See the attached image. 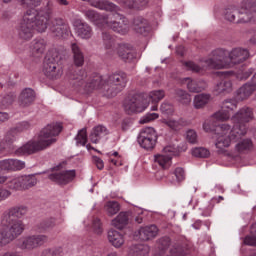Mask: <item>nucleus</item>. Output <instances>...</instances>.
<instances>
[{
  "instance_id": "45",
  "label": "nucleus",
  "mask_w": 256,
  "mask_h": 256,
  "mask_svg": "<svg viewBox=\"0 0 256 256\" xmlns=\"http://www.w3.org/2000/svg\"><path fill=\"white\" fill-rule=\"evenodd\" d=\"M102 41L104 43L105 49H113L115 46V38H113L111 33L107 31L102 32Z\"/></svg>"
},
{
  "instance_id": "4",
  "label": "nucleus",
  "mask_w": 256,
  "mask_h": 256,
  "mask_svg": "<svg viewBox=\"0 0 256 256\" xmlns=\"http://www.w3.org/2000/svg\"><path fill=\"white\" fill-rule=\"evenodd\" d=\"M253 13H256V0H244L240 9L235 6L227 7L224 11V19L236 25L251 23Z\"/></svg>"
},
{
  "instance_id": "53",
  "label": "nucleus",
  "mask_w": 256,
  "mask_h": 256,
  "mask_svg": "<svg viewBox=\"0 0 256 256\" xmlns=\"http://www.w3.org/2000/svg\"><path fill=\"white\" fill-rule=\"evenodd\" d=\"M155 119H159V114L157 113H147L145 116H143L139 123L141 125H145V123H151V121H155Z\"/></svg>"
},
{
  "instance_id": "9",
  "label": "nucleus",
  "mask_w": 256,
  "mask_h": 256,
  "mask_svg": "<svg viewBox=\"0 0 256 256\" xmlns=\"http://www.w3.org/2000/svg\"><path fill=\"white\" fill-rule=\"evenodd\" d=\"M104 25L119 35H127L129 33V20L117 12L107 15L104 18Z\"/></svg>"
},
{
  "instance_id": "62",
  "label": "nucleus",
  "mask_w": 256,
  "mask_h": 256,
  "mask_svg": "<svg viewBox=\"0 0 256 256\" xmlns=\"http://www.w3.org/2000/svg\"><path fill=\"white\" fill-rule=\"evenodd\" d=\"M185 67H187L189 71H193L194 73H199V71H201V67L191 61L185 62Z\"/></svg>"
},
{
  "instance_id": "33",
  "label": "nucleus",
  "mask_w": 256,
  "mask_h": 256,
  "mask_svg": "<svg viewBox=\"0 0 256 256\" xmlns=\"http://www.w3.org/2000/svg\"><path fill=\"white\" fill-rule=\"evenodd\" d=\"M185 151H187L186 143H182L177 147L169 145L164 148V153H170L172 157H179V155H181V153H185Z\"/></svg>"
},
{
  "instance_id": "14",
  "label": "nucleus",
  "mask_w": 256,
  "mask_h": 256,
  "mask_svg": "<svg viewBox=\"0 0 256 256\" xmlns=\"http://www.w3.org/2000/svg\"><path fill=\"white\" fill-rule=\"evenodd\" d=\"M124 109L128 115H132V113H143L147 109V100L143 98L142 94H134L125 101Z\"/></svg>"
},
{
  "instance_id": "60",
  "label": "nucleus",
  "mask_w": 256,
  "mask_h": 256,
  "mask_svg": "<svg viewBox=\"0 0 256 256\" xmlns=\"http://www.w3.org/2000/svg\"><path fill=\"white\" fill-rule=\"evenodd\" d=\"M0 169L1 171H12L11 159L0 161Z\"/></svg>"
},
{
  "instance_id": "26",
  "label": "nucleus",
  "mask_w": 256,
  "mask_h": 256,
  "mask_svg": "<svg viewBox=\"0 0 256 256\" xmlns=\"http://www.w3.org/2000/svg\"><path fill=\"white\" fill-rule=\"evenodd\" d=\"M129 217H131L130 212H120L117 217L112 220L113 227L120 231L125 229L129 224Z\"/></svg>"
},
{
  "instance_id": "57",
  "label": "nucleus",
  "mask_w": 256,
  "mask_h": 256,
  "mask_svg": "<svg viewBox=\"0 0 256 256\" xmlns=\"http://www.w3.org/2000/svg\"><path fill=\"white\" fill-rule=\"evenodd\" d=\"M8 187H9V189H13L14 191H19V190L23 189V186L21 184V177L10 181V183L8 184Z\"/></svg>"
},
{
  "instance_id": "27",
  "label": "nucleus",
  "mask_w": 256,
  "mask_h": 256,
  "mask_svg": "<svg viewBox=\"0 0 256 256\" xmlns=\"http://www.w3.org/2000/svg\"><path fill=\"white\" fill-rule=\"evenodd\" d=\"M106 135H109V130L103 125H98L92 129L89 138L91 143L97 144L101 138L105 137Z\"/></svg>"
},
{
  "instance_id": "31",
  "label": "nucleus",
  "mask_w": 256,
  "mask_h": 256,
  "mask_svg": "<svg viewBox=\"0 0 256 256\" xmlns=\"http://www.w3.org/2000/svg\"><path fill=\"white\" fill-rule=\"evenodd\" d=\"M84 15L89 19V21H92V23H102L105 25V19L107 18V15H101L95 10H86L84 11Z\"/></svg>"
},
{
  "instance_id": "28",
  "label": "nucleus",
  "mask_w": 256,
  "mask_h": 256,
  "mask_svg": "<svg viewBox=\"0 0 256 256\" xmlns=\"http://www.w3.org/2000/svg\"><path fill=\"white\" fill-rule=\"evenodd\" d=\"M255 91V85L249 81L238 89V98L241 99V101H245V99H249V97H251L252 93H255Z\"/></svg>"
},
{
  "instance_id": "41",
  "label": "nucleus",
  "mask_w": 256,
  "mask_h": 256,
  "mask_svg": "<svg viewBox=\"0 0 256 256\" xmlns=\"http://www.w3.org/2000/svg\"><path fill=\"white\" fill-rule=\"evenodd\" d=\"M232 87H233V83H231V80L224 79L217 84L216 91L219 93H231Z\"/></svg>"
},
{
  "instance_id": "25",
  "label": "nucleus",
  "mask_w": 256,
  "mask_h": 256,
  "mask_svg": "<svg viewBox=\"0 0 256 256\" xmlns=\"http://www.w3.org/2000/svg\"><path fill=\"white\" fill-rule=\"evenodd\" d=\"M73 57V63L76 67H83L85 65V54H83V50L79 47L77 43H71L70 45Z\"/></svg>"
},
{
  "instance_id": "8",
  "label": "nucleus",
  "mask_w": 256,
  "mask_h": 256,
  "mask_svg": "<svg viewBox=\"0 0 256 256\" xmlns=\"http://www.w3.org/2000/svg\"><path fill=\"white\" fill-rule=\"evenodd\" d=\"M62 59L63 56H61L57 50H53L47 54L43 66V73L48 77V79L53 80L61 77L59 63H61Z\"/></svg>"
},
{
  "instance_id": "29",
  "label": "nucleus",
  "mask_w": 256,
  "mask_h": 256,
  "mask_svg": "<svg viewBox=\"0 0 256 256\" xmlns=\"http://www.w3.org/2000/svg\"><path fill=\"white\" fill-rule=\"evenodd\" d=\"M171 159H173V156L171 153H165V148L163 149L162 154H157L154 156L155 163H158L162 169H169L171 166Z\"/></svg>"
},
{
  "instance_id": "64",
  "label": "nucleus",
  "mask_w": 256,
  "mask_h": 256,
  "mask_svg": "<svg viewBox=\"0 0 256 256\" xmlns=\"http://www.w3.org/2000/svg\"><path fill=\"white\" fill-rule=\"evenodd\" d=\"M244 245H250L252 247H256V235L246 236L244 239Z\"/></svg>"
},
{
  "instance_id": "58",
  "label": "nucleus",
  "mask_w": 256,
  "mask_h": 256,
  "mask_svg": "<svg viewBox=\"0 0 256 256\" xmlns=\"http://www.w3.org/2000/svg\"><path fill=\"white\" fill-rule=\"evenodd\" d=\"M12 171H21L25 169V162L21 160L11 159Z\"/></svg>"
},
{
  "instance_id": "55",
  "label": "nucleus",
  "mask_w": 256,
  "mask_h": 256,
  "mask_svg": "<svg viewBox=\"0 0 256 256\" xmlns=\"http://www.w3.org/2000/svg\"><path fill=\"white\" fill-rule=\"evenodd\" d=\"M92 228L94 233H96L97 235H101V233H103V226L101 224V219L94 218L92 221Z\"/></svg>"
},
{
  "instance_id": "56",
  "label": "nucleus",
  "mask_w": 256,
  "mask_h": 256,
  "mask_svg": "<svg viewBox=\"0 0 256 256\" xmlns=\"http://www.w3.org/2000/svg\"><path fill=\"white\" fill-rule=\"evenodd\" d=\"M160 111L164 115H173V104L167 102L162 103V105L160 106Z\"/></svg>"
},
{
  "instance_id": "10",
  "label": "nucleus",
  "mask_w": 256,
  "mask_h": 256,
  "mask_svg": "<svg viewBox=\"0 0 256 256\" xmlns=\"http://www.w3.org/2000/svg\"><path fill=\"white\" fill-rule=\"evenodd\" d=\"M206 65L210 69H229V52L224 49H216L212 52V57L206 60Z\"/></svg>"
},
{
  "instance_id": "40",
  "label": "nucleus",
  "mask_w": 256,
  "mask_h": 256,
  "mask_svg": "<svg viewBox=\"0 0 256 256\" xmlns=\"http://www.w3.org/2000/svg\"><path fill=\"white\" fill-rule=\"evenodd\" d=\"M20 181L22 184V189H31L37 185V178L34 175L21 176Z\"/></svg>"
},
{
  "instance_id": "23",
  "label": "nucleus",
  "mask_w": 256,
  "mask_h": 256,
  "mask_svg": "<svg viewBox=\"0 0 256 256\" xmlns=\"http://www.w3.org/2000/svg\"><path fill=\"white\" fill-rule=\"evenodd\" d=\"M75 31L80 39H91L93 37V28L81 20L75 22Z\"/></svg>"
},
{
  "instance_id": "1",
  "label": "nucleus",
  "mask_w": 256,
  "mask_h": 256,
  "mask_svg": "<svg viewBox=\"0 0 256 256\" xmlns=\"http://www.w3.org/2000/svg\"><path fill=\"white\" fill-rule=\"evenodd\" d=\"M53 1L47 0L46 4L38 11L35 9L27 10L23 16L18 29L20 39L29 41L33 38V33H45L47 31V21L53 15Z\"/></svg>"
},
{
  "instance_id": "39",
  "label": "nucleus",
  "mask_w": 256,
  "mask_h": 256,
  "mask_svg": "<svg viewBox=\"0 0 256 256\" xmlns=\"http://www.w3.org/2000/svg\"><path fill=\"white\" fill-rule=\"evenodd\" d=\"M166 125L172 129V131H181L183 127H187L189 123L187 120L179 119V120H169L166 122Z\"/></svg>"
},
{
  "instance_id": "63",
  "label": "nucleus",
  "mask_w": 256,
  "mask_h": 256,
  "mask_svg": "<svg viewBox=\"0 0 256 256\" xmlns=\"http://www.w3.org/2000/svg\"><path fill=\"white\" fill-rule=\"evenodd\" d=\"M174 174L177 181L181 182L185 180V170H183V168H176Z\"/></svg>"
},
{
  "instance_id": "48",
  "label": "nucleus",
  "mask_w": 256,
  "mask_h": 256,
  "mask_svg": "<svg viewBox=\"0 0 256 256\" xmlns=\"http://www.w3.org/2000/svg\"><path fill=\"white\" fill-rule=\"evenodd\" d=\"M55 225H56L55 218H48V219L40 222L38 227H39V229H41V231H49V229H53V227H55Z\"/></svg>"
},
{
  "instance_id": "61",
  "label": "nucleus",
  "mask_w": 256,
  "mask_h": 256,
  "mask_svg": "<svg viewBox=\"0 0 256 256\" xmlns=\"http://www.w3.org/2000/svg\"><path fill=\"white\" fill-rule=\"evenodd\" d=\"M22 5H27L28 7H39L43 0H20Z\"/></svg>"
},
{
  "instance_id": "32",
  "label": "nucleus",
  "mask_w": 256,
  "mask_h": 256,
  "mask_svg": "<svg viewBox=\"0 0 256 256\" xmlns=\"http://www.w3.org/2000/svg\"><path fill=\"white\" fill-rule=\"evenodd\" d=\"M205 87H207V84L201 80H190L187 83V89L190 93H201V91H205Z\"/></svg>"
},
{
  "instance_id": "49",
  "label": "nucleus",
  "mask_w": 256,
  "mask_h": 256,
  "mask_svg": "<svg viewBox=\"0 0 256 256\" xmlns=\"http://www.w3.org/2000/svg\"><path fill=\"white\" fill-rule=\"evenodd\" d=\"M192 155L193 157H200L201 159H207V157H209V155H211V152H209V150L207 148H194L192 150Z\"/></svg>"
},
{
  "instance_id": "7",
  "label": "nucleus",
  "mask_w": 256,
  "mask_h": 256,
  "mask_svg": "<svg viewBox=\"0 0 256 256\" xmlns=\"http://www.w3.org/2000/svg\"><path fill=\"white\" fill-rule=\"evenodd\" d=\"M22 233L23 226L21 225V222L9 224L2 220L0 227V247H7V245L13 243V241H15V239Z\"/></svg>"
},
{
  "instance_id": "35",
  "label": "nucleus",
  "mask_w": 256,
  "mask_h": 256,
  "mask_svg": "<svg viewBox=\"0 0 256 256\" xmlns=\"http://www.w3.org/2000/svg\"><path fill=\"white\" fill-rule=\"evenodd\" d=\"M47 43L44 39H35L32 41L31 49L34 55H43Z\"/></svg>"
},
{
  "instance_id": "5",
  "label": "nucleus",
  "mask_w": 256,
  "mask_h": 256,
  "mask_svg": "<svg viewBox=\"0 0 256 256\" xmlns=\"http://www.w3.org/2000/svg\"><path fill=\"white\" fill-rule=\"evenodd\" d=\"M73 87H81L86 93H91L95 89L105 88L106 80H103V76L94 74L87 79V72L83 69L75 70L69 76Z\"/></svg>"
},
{
  "instance_id": "37",
  "label": "nucleus",
  "mask_w": 256,
  "mask_h": 256,
  "mask_svg": "<svg viewBox=\"0 0 256 256\" xmlns=\"http://www.w3.org/2000/svg\"><path fill=\"white\" fill-rule=\"evenodd\" d=\"M211 95L209 94H198L194 98V107L195 109H203L207 103H209Z\"/></svg>"
},
{
  "instance_id": "34",
  "label": "nucleus",
  "mask_w": 256,
  "mask_h": 256,
  "mask_svg": "<svg viewBox=\"0 0 256 256\" xmlns=\"http://www.w3.org/2000/svg\"><path fill=\"white\" fill-rule=\"evenodd\" d=\"M174 95L176 101L182 105H189L191 103V94L183 89H176Z\"/></svg>"
},
{
  "instance_id": "36",
  "label": "nucleus",
  "mask_w": 256,
  "mask_h": 256,
  "mask_svg": "<svg viewBox=\"0 0 256 256\" xmlns=\"http://www.w3.org/2000/svg\"><path fill=\"white\" fill-rule=\"evenodd\" d=\"M94 7L100 9L101 11H117V5L109 0H98L94 2Z\"/></svg>"
},
{
  "instance_id": "47",
  "label": "nucleus",
  "mask_w": 256,
  "mask_h": 256,
  "mask_svg": "<svg viewBox=\"0 0 256 256\" xmlns=\"http://www.w3.org/2000/svg\"><path fill=\"white\" fill-rule=\"evenodd\" d=\"M152 103H159L162 99H165V90H153L149 93Z\"/></svg>"
},
{
  "instance_id": "52",
  "label": "nucleus",
  "mask_w": 256,
  "mask_h": 256,
  "mask_svg": "<svg viewBox=\"0 0 256 256\" xmlns=\"http://www.w3.org/2000/svg\"><path fill=\"white\" fill-rule=\"evenodd\" d=\"M229 117H231V113L229 110H225L223 108L214 114V118L217 119V121H227Z\"/></svg>"
},
{
  "instance_id": "44",
  "label": "nucleus",
  "mask_w": 256,
  "mask_h": 256,
  "mask_svg": "<svg viewBox=\"0 0 256 256\" xmlns=\"http://www.w3.org/2000/svg\"><path fill=\"white\" fill-rule=\"evenodd\" d=\"M105 209L107 214L110 217H113V215H117V213H119V211L121 210V206L117 201H110L106 204Z\"/></svg>"
},
{
  "instance_id": "54",
  "label": "nucleus",
  "mask_w": 256,
  "mask_h": 256,
  "mask_svg": "<svg viewBox=\"0 0 256 256\" xmlns=\"http://www.w3.org/2000/svg\"><path fill=\"white\" fill-rule=\"evenodd\" d=\"M222 109L226 111H235L237 109V101L236 100H225L222 104Z\"/></svg>"
},
{
  "instance_id": "20",
  "label": "nucleus",
  "mask_w": 256,
  "mask_h": 256,
  "mask_svg": "<svg viewBox=\"0 0 256 256\" xmlns=\"http://www.w3.org/2000/svg\"><path fill=\"white\" fill-rule=\"evenodd\" d=\"M117 55L124 63H131L134 59H137V52L127 44L118 47Z\"/></svg>"
},
{
  "instance_id": "51",
  "label": "nucleus",
  "mask_w": 256,
  "mask_h": 256,
  "mask_svg": "<svg viewBox=\"0 0 256 256\" xmlns=\"http://www.w3.org/2000/svg\"><path fill=\"white\" fill-rule=\"evenodd\" d=\"M75 139L76 143H78L79 145H87V128H82L80 131H78Z\"/></svg>"
},
{
  "instance_id": "50",
  "label": "nucleus",
  "mask_w": 256,
  "mask_h": 256,
  "mask_svg": "<svg viewBox=\"0 0 256 256\" xmlns=\"http://www.w3.org/2000/svg\"><path fill=\"white\" fill-rule=\"evenodd\" d=\"M169 245H171V238L164 236L158 240V249L162 253H165L167 249H169Z\"/></svg>"
},
{
  "instance_id": "21",
  "label": "nucleus",
  "mask_w": 256,
  "mask_h": 256,
  "mask_svg": "<svg viewBox=\"0 0 256 256\" xmlns=\"http://www.w3.org/2000/svg\"><path fill=\"white\" fill-rule=\"evenodd\" d=\"M159 229L155 225L141 227L136 233V237H139L140 241H151L157 237Z\"/></svg>"
},
{
  "instance_id": "43",
  "label": "nucleus",
  "mask_w": 256,
  "mask_h": 256,
  "mask_svg": "<svg viewBox=\"0 0 256 256\" xmlns=\"http://www.w3.org/2000/svg\"><path fill=\"white\" fill-rule=\"evenodd\" d=\"M40 256H65L63 247L45 248Z\"/></svg>"
},
{
  "instance_id": "13",
  "label": "nucleus",
  "mask_w": 256,
  "mask_h": 256,
  "mask_svg": "<svg viewBox=\"0 0 256 256\" xmlns=\"http://www.w3.org/2000/svg\"><path fill=\"white\" fill-rule=\"evenodd\" d=\"M29 211V208L25 205H18L10 208L6 214H4L2 221L4 223H8L10 225H13V223H21L22 225V231H25V225L23 224L21 217H25Z\"/></svg>"
},
{
  "instance_id": "38",
  "label": "nucleus",
  "mask_w": 256,
  "mask_h": 256,
  "mask_svg": "<svg viewBox=\"0 0 256 256\" xmlns=\"http://www.w3.org/2000/svg\"><path fill=\"white\" fill-rule=\"evenodd\" d=\"M235 148L238 153H247L248 151H251V149H253V141L249 138L244 139L236 144Z\"/></svg>"
},
{
  "instance_id": "24",
  "label": "nucleus",
  "mask_w": 256,
  "mask_h": 256,
  "mask_svg": "<svg viewBox=\"0 0 256 256\" xmlns=\"http://www.w3.org/2000/svg\"><path fill=\"white\" fill-rule=\"evenodd\" d=\"M133 29L135 33L138 35H147L149 31H151V26L149 25V21L147 19L138 16L133 20Z\"/></svg>"
},
{
  "instance_id": "18",
  "label": "nucleus",
  "mask_w": 256,
  "mask_h": 256,
  "mask_svg": "<svg viewBox=\"0 0 256 256\" xmlns=\"http://www.w3.org/2000/svg\"><path fill=\"white\" fill-rule=\"evenodd\" d=\"M29 122L19 123L17 126L11 128L5 135L4 141L6 145H13L17 141V134L23 133L29 129Z\"/></svg>"
},
{
  "instance_id": "30",
  "label": "nucleus",
  "mask_w": 256,
  "mask_h": 256,
  "mask_svg": "<svg viewBox=\"0 0 256 256\" xmlns=\"http://www.w3.org/2000/svg\"><path fill=\"white\" fill-rule=\"evenodd\" d=\"M108 241L113 245V247L119 248L122 247L123 243H125V238H123V234L119 231L110 230L108 232Z\"/></svg>"
},
{
  "instance_id": "42",
  "label": "nucleus",
  "mask_w": 256,
  "mask_h": 256,
  "mask_svg": "<svg viewBox=\"0 0 256 256\" xmlns=\"http://www.w3.org/2000/svg\"><path fill=\"white\" fill-rule=\"evenodd\" d=\"M16 99H17V95H15V93L13 92H10L4 95V97L0 101V107H2V109H7V107H11V105L15 103Z\"/></svg>"
},
{
  "instance_id": "59",
  "label": "nucleus",
  "mask_w": 256,
  "mask_h": 256,
  "mask_svg": "<svg viewBox=\"0 0 256 256\" xmlns=\"http://www.w3.org/2000/svg\"><path fill=\"white\" fill-rule=\"evenodd\" d=\"M186 139L188 143H191L194 145V143H197V132L193 130H189L186 134Z\"/></svg>"
},
{
  "instance_id": "12",
  "label": "nucleus",
  "mask_w": 256,
  "mask_h": 256,
  "mask_svg": "<svg viewBox=\"0 0 256 256\" xmlns=\"http://www.w3.org/2000/svg\"><path fill=\"white\" fill-rule=\"evenodd\" d=\"M157 139L158 136L155 128L146 127L140 131L137 141L142 149L151 151L152 149H155V145H157Z\"/></svg>"
},
{
  "instance_id": "16",
  "label": "nucleus",
  "mask_w": 256,
  "mask_h": 256,
  "mask_svg": "<svg viewBox=\"0 0 256 256\" xmlns=\"http://www.w3.org/2000/svg\"><path fill=\"white\" fill-rule=\"evenodd\" d=\"M49 241V237L47 235H33L27 238H22L18 240L17 247L19 249H37V247H41L45 245Z\"/></svg>"
},
{
  "instance_id": "17",
  "label": "nucleus",
  "mask_w": 256,
  "mask_h": 256,
  "mask_svg": "<svg viewBox=\"0 0 256 256\" xmlns=\"http://www.w3.org/2000/svg\"><path fill=\"white\" fill-rule=\"evenodd\" d=\"M75 170H66L62 172H55L48 175V179L57 185H68L76 177Z\"/></svg>"
},
{
  "instance_id": "3",
  "label": "nucleus",
  "mask_w": 256,
  "mask_h": 256,
  "mask_svg": "<svg viewBox=\"0 0 256 256\" xmlns=\"http://www.w3.org/2000/svg\"><path fill=\"white\" fill-rule=\"evenodd\" d=\"M251 119H253V110L251 108H242L232 117L234 125L230 130L229 136L219 138L216 143L219 154L227 152L224 147H229L231 141H239V139L247 135V125L245 123H249Z\"/></svg>"
},
{
  "instance_id": "6",
  "label": "nucleus",
  "mask_w": 256,
  "mask_h": 256,
  "mask_svg": "<svg viewBox=\"0 0 256 256\" xmlns=\"http://www.w3.org/2000/svg\"><path fill=\"white\" fill-rule=\"evenodd\" d=\"M127 85V74L125 72H114L110 74L105 82L104 91L107 97H116Z\"/></svg>"
},
{
  "instance_id": "15",
  "label": "nucleus",
  "mask_w": 256,
  "mask_h": 256,
  "mask_svg": "<svg viewBox=\"0 0 256 256\" xmlns=\"http://www.w3.org/2000/svg\"><path fill=\"white\" fill-rule=\"evenodd\" d=\"M203 129L206 131V133H211L212 139H215V145L217 146V143H219V139L221 137H226L228 132L231 131V125L227 123H222L218 125H213V122L211 121H205L203 124Z\"/></svg>"
},
{
  "instance_id": "2",
  "label": "nucleus",
  "mask_w": 256,
  "mask_h": 256,
  "mask_svg": "<svg viewBox=\"0 0 256 256\" xmlns=\"http://www.w3.org/2000/svg\"><path fill=\"white\" fill-rule=\"evenodd\" d=\"M63 131L62 123H51L44 127L39 135L38 140H30L22 147L18 148L15 153L17 155H34L40 151H45L47 147H51L53 143H57V139L51 137H57L59 133Z\"/></svg>"
},
{
  "instance_id": "11",
  "label": "nucleus",
  "mask_w": 256,
  "mask_h": 256,
  "mask_svg": "<svg viewBox=\"0 0 256 256\" xmlns=\"http://www.w3.org/2000/svg\"><path fill=\"white\" fill-rule=\"evenodd\" d=\"M53 15L47 21V27L49 26L50 33L53 37H58V39H63L65 35H69V23L67 20L61 17H54Z\"/></svg>"
},
{
  "instance_id": "46",
  "label": "nucleus",
  "mask_w": 256,
  "mask_h": 256,
  "mask_svg": "<svg viewBox=\"0 0 256 256\" xmlns=\"http://www.w3.org/2000/svg\"><path fill=\"white\" fill-rule=\"evenodd\" d=\"M149 246L143 244H137L133 247V256H148Z\"/></svg>"
},
{
  "instance_id": "22",
  "label": "nucleus",
  "mask_w": 256,
  "mask_h": 256,
  "mask_svg": "<svg viewBox=\"0 0 256 256\" xmlns=\"http://www.w3.org/2000/svg\"><path fill=\"white\" fill-rule=\"evenodd\" d=\"M36 94L35 90L31 88H25L19 95L18 103L20 107H29L35 103Z\"/></svg>"
},
{
  "instance_id": "19",
  "label": "nucleus",
  "mask_w": 256,
  "mask_h": 256,
  "mask_svg": "<svg viewBox=\"0 0 256 256\" xmlns=\"http://www.w3.org/2000/svg\"><path fill=\"white\" fill-rule=\"evenodd\" d=\"M229 63L232 65H239L249 59V50L242 48H234L230 53L228 52Z\"/></svg>"
}]
</instances>
